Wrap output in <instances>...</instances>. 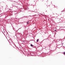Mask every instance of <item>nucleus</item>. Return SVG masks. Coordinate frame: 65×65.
Segmentation results:
<instances>
[{
  "mask_svg": "<svg viewBox=\"0 0 65 65\" xmlns=\"http://www.w3.org/2000/svg\"><path fill=\"white\" fill-rule=\"evenodd\" d=\"M30 45L31 46H32V47L33 46V45L32 44H31Z\"/></svg>",
  "mask_w": 65,
  "mask_h": 65,
  "instance_id": "f257e3e1",
  "label": "nucleus"
},
{
  "mask_svg": "<svg viewBox=\"0 0 65 65\" xmlns=\"http://www.w3.org/2000/svg\"><path fill=\"white\" fill-rule=\"evenodd\" d=\"M39 41V39H37V42H38V41Z\"/></svg>",
  "mask_w": 65,
  "mask_h": 65,
  "instance_id": "f03ea898",
  "label": "nucleus"
},
{
  "mask_svg": "<svg viewBox=\"0 0 65 65\" xmlns=\"http://www.w3.org/2000/svg\"><path fill=\"white\" fill-rule=\"evenodd\" d=\"M63 54L64 55H65V52H63Z\"/></svg>",
  "mask_w": 65,
  "mask_h": 65,
  "instance_id": "39448f33",
  "label": "nucleus"
},
{
  "mask_svg": "<svg viewBox=\"0 0 65 65\" xmlns=\"http://www.w3.org/2000/svg\"><path fill=\"white\" fill-rule=\"evenodd\" d=\"M48 1V0H45V2H47Z\"/></svg>",
  "mask_w": 65,
  "mask_h": 65,
  "instance_id": "20e7f679",
  "label": "nucleus"
},
{
  "mask_svg": "<svg viewBox=\"0 0 65 65\" xmlns=\"http://www.w3.org/2000/svg\"><path fill=\"white\" fill-rule=\"evenodd\" d=\"M55 31H57V30H55Z\"/></svg>",
  "mask_w": 65,
  "mask_h": 65,
  "instance_id": "423d86ee",
  "label": "nucleus"
},
{
  "mask_svg": "<svg viewBox=\"0 0 65 65\" xmlns=\"http://www.w3.org/2000/svg\"><path fill=\"white\" fill-rule=\"evenodd\" d=\"M27 24H29V21L27 22Z\"/></svg>",
  "mask_w": 65,
  "mask_h": 65,
  "instance_id": "7ed1b4c3",
  "label": "nucleus"
}]
</instances>
